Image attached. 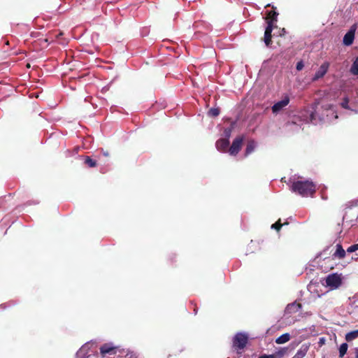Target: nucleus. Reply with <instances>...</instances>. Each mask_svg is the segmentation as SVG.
Masks as SVG:
<instances>
[{
    "label": "nucleus",
    "instance_id": "f257e3e1",
    "mask_svg": "<svg viewBox=\"0 0 358 358\" xmlns=\"http://www.w3.org/2000/svg\"><path fill=\"white\" fill-rule=\"evenodd\" d=\"M292 190L302 196H313L315 192V185L310 180H297L292 182Z\"/></svg>",
    "mask_w": 358,
    "mask_h": 358
},
{
    "label": "nucleus",
    "instance_id": "f03ea898",
    "mask_svg": "<svg viewBox=\"0 0 358 358\" xmlns=\"http://www.w3.org/2000/svg\"><path fill=\"white\" fill-rule=\"evenodd\" d=\"M278 13L275 10H271L267 14V27L264 32V42L268 46L271 42V32L273 29V23L277 22Z\"/></svg>",
    "mask_w": 358,
    "mask_h": 358
},
{
    "label": "nucleus",
    "instance_id": "7ed1b4c3",
    "mask_svg": "<svg viewBox=\"0 0 358 358\" xmlns=\"http://www.w3.org/2000/svg\"><path fill=\"white\" fill-rule=\"evenodd\" d=\"M324 280V283H323V285L326 287H329L331 290L336 289L342 284V274H338L337 273L329 274Z\"/></svg>",
    "mask_w": 358,
    "mask_h": 358
},
{
    "label": "nucleus",
    "instance_id": "20e7f679",
    "mask_svg": "<svg viewBox=\"0 0 358 358\" xmlns=\"http://www.w3.org/2000/svg\"><path fill=\"white\" fill-rule=\"evenodd\" d=\"M248 335L243 333H238L234 338L233 345L238 350H243L248 343Z\"/></svg>",
    "mask_w": 358,
    "mask_h": 358
},
{
    "label": "nucleus",
    "instance_id": "39448f33",
    "mask_svg": "<svg viewBox=\"0 0 358 358\" xmlns=\"http://www.w3.org/2000/svg\"><path fill=\"white\" fill-rule=\"evenodd\" d=\"M290 99L288 95H285L282 100L276 102L271 107L272 113L275 115L278 114L285 109L286 106L289 103Z\"/></svg>",
    "mask_w": 358,
    "mask_h": 358
},
{
    "label": "nucleus",
    "instance_id": "423d86ee",
    "mask_svg": "<svg viewBox=\"0 0 358 358\" xmlns=\"http://www.w3.org/2000/svg\"><path fill=\"white\" fill-rule=\"evenodd\" d=\"M94 343L87 342L84 344L76 353V358H90L91 356L90 352L94 353L91 348L94 345Z\"/></svg>",
    "mask_w": 358,
    "mask_h": 358
},
{
    "label": "nucleus",
    "instance_id": "0eeeda50",
    "mask_svg": "<svg viewBox=\"0 0 358 358\" xmlns=\"http://www.w3.org/2000/svg\"><path fill=\"white\" fill-rule=\"evenodd\" d=\"M303 116L306 117L304 120L307 122H311L314 124H317L321 121L324 120V117L322 116L317 115V113L315 110H306Z\"/></svg>",
    "mask_w": 358,
    "mask_h": 358
},
{
    "label": "nucleus",
    "instance_id": "6e6552de",
    "mask_svg": "<svg viewBox=\"0 0 358 358\" xmlns=\"http://www.w3.org/2000/svg\"><path fill=\"white\" fill-rule=\"evenodd\" d=\"M356 30L357 24H354L350 27L349 31L345 34L343 37V43L345 45L349 46L353 43Z\"/></svg>",
    "mask_w": 358,
    "mask_h": 358
},
{
    "label": "nucleus",
    "instance_id": "1a4fd4ad",
    "mask_svg": "<svg viewBox=\"0 0 358 358\" xmlns=\"http://www.w3.org/2000/svg\"><path fill=\"white\" fill-rule=\"evenodd\" d=\"M243 137H237L234 139L232 143V145L229 148V152L231 155L235 156L239 152L242 143H243Z\"/></svg>",
    "mask_w": 358,
    "mask_h": 358
},
{
    "label": "nucleus",
    "instance_id": "9d476101",
    "mask_svg": "<svg viewBox=\"0 0 358 358\" xmlns=\"http://www.w3.org/2000/svg\"><path fill=\"white\" fill-rule=\"evenodd\" d=\"M329 67V62L323 63L319 68V69L316 71L315 76L313 78V80L315 81L322 78L327 72L328 69Z\"/></svg>",
    "mask_w": 358,
    "mask_h": 358
},
{
    "label": "nucleus",
    "instance_id": "9b49d317",
    "mask_svg": "<svg viewBox=\"0 0 358 358\" xmlns=\"http://www.w3.org/2000/svg\"><path fill=\"white\" fill-rule=\"evenodd\" d=\"M100 352L102 356H105L106 354H114L115 353V347L112 343H106L101 347Z\"/></svg>",
    "mask_w": 358,
    "mask_h": 358
},
{
    "label": "nucleus",
    "instance_id": "f8f14e48",
    "mask_svg": "<svg viewBox=\"0 0 358 358\" xmlns=\"http://www.w3.org/2000/svg\"><path fill=\"white\" fill-rule=\"evenodd\" d=\"M229 141L228 139L222 138V139L218 140L216 142L215 145H216L217 150L221 151V152H225L227 148L229 146Z\"/></svg>",
    "mask_w": 358,
    "mask_h": 358
},
{
    "label": "nucleus",
    "instance_id": "ddd939ff",
    "mask_svg": "<svg viewBox=\"0 0 358 358\" xmlns=\"http://www.w3.org/2000/svg\"><path fill=\"white\" fill-rule=\"evenodd\" d=\"M301 308V305L296 303H289L287 306L285 308V313L286 314H292L294 313H296L299 311Z\"/></svg>",
    "mask_w": 358,
    "mask_h": 358
},
{
    "label": "nucleus",
    "instance_id": "4468645a",
    "mask_svg": "<svg viewBox=\"0 0 358 358\" xmlns=\"http://www.w3.org/2000/svg\"><path fill=\"white\" fill-rule=\"evenodd\" d=\"M309 345L307 344H303L300 348L297 350L293 358H303L308 352Z\"/></svg>",
    "mask_w": 358,
    "mask_h": 358
},
{
    "label": "nucleus",
    "instance_id": "2eb2a0df",
    "mask_svg": "<svg viewBox=\"0 0 358 358\" xmlns=\"http://www.w3.org/2000/svg\"><path fill=\"white\" fill-rule=\"evenodd\" d=\"M289 339H290V335L288 333H285V334L281 335L280 336H279L278 338H277L275 340V343L278 344H282V343H285L287 341H289Z\"/></svg>",
    "mask_w": 358,
    "mask_h": 358
},
{
    "label": "nucleus",
    "instance_id": "dca6fc26",
    "mask_svg": "<svg viewBox=\"0 0 358 358\" xmlns=\"http://www.w3.org/2000/svg\"><path fill=\"white\" fill-rule=\"evenodd\" d=\"M256 145L257 144L254 141H249L245 149V155H248L252 153L255 150Z\"/></svg>",
    "mask_w": 358,
    "mask_h": 358
},
{
    "label": "nucleus",
    "instance_id": "f3484780",
    "mask_svg": "<svg viewBox=\"0 0 358 358\" xmlns=\"http://www.w3.org/2000/svg\"><path fill=\"white\" fill-rule=\"evenodd\" d=\"M358 337V329L348 332L345 335V340L350 342Z\"/></svg>",
    "mask_w": 358,
    "mask_h": 358
},
{
    "label": "nucleus",
    "instance_id": "a211bd4d",
    "mask_svg": "<svg viewBox=\"0 0 358 358\" xmlns=\"http://www.w3.org/2000/svg\"><path fill=\"white\" fill-rule=\"evenodd\" d=\"M350 71L355 76L358 75V56L355 58L353 64H352Z\"/></svg>",
    "mask_w": 358,
    "mask_h": 358
},
{
    "label": "nucleus",
    "instance_id": "6ab92c4d",
    "mask_svg": "<svg viewBox=\"0 0 358 358\" xmlns=\"http://www.w3.org/2000/svg\"><path fill=\"white\" fill-rule=\"evenodd\" d=\"M336 250L335 252L334 255L339 258H343L345 256V251L343 249L341 245H336Z\"/></svg>",
    "mask_w": 358,
    "mask_h": 358
},
{
    "label": "nucleus",
    "instance_id": "aec40b11",
    "mask_svg": "<svg viewBox=\"0 0 358 358\" xmlns=\"http://www.w3.org/2000/svg\"><path fill=\"white\" fill-rule=\"evenodd\" d=\"M348 344L344 343H342L339 348V355L341 357H343L346 352H347V350H348Z\"/></svg>",
    "mask_w": 358,
    "mask_h": 358
},
{
    "label": "nucleus",
    "instance_id": "412c9836",
    "mask_svg": "<svg viewBox=\"0 0 358 358\" xmlns=\"http://www.w3.org/2000/svg\"><path fill=\"white\" fill-rule=\"evenodd\" d=\"M85 163L90 167H94L96 165V161L92 159L90 157H86Z\"/></svg>",
    "mask_w": 358,
    "mask_h": 358
},
{
    "label": "nucleus",
    "instance_id": "4be33fe9",
    "mask_svg": "<svg viewBox=\"0 0 358 358\" xmlns=\"http://www.w3.org/2000/svg\"><path fill=\"white\" fill-rule=\"evenodd\" d=\"M220 114V110L216 108H212L208 111V115L212 117H216Z\"/></svg>",
    "mask_w": 358,
    "mask_h": 358
},
{
    "label": "nucleus",
    "instance_id": "5701e85b",
    "mask_svg": "<svg viewBox=\"0 0 358 358\" xmlns=\"http://www.w3.org/2000/svg\"><path fill=\"white\" fill-rule=\"evenodd\" d=\"M348 103H349V99H348V98L345 97V98L343 99V101H342V103H341V106H342V107H343V108H345V109H350V110H351V108H350V106H349ZM352 110H353L352 109Z\"/></svg>",
    "mask_w": 358,
    "mask_h": 358
},
{
    "label": "nucleus",
    "instance_id": "b1692460",
    "mask_svg": "<svg viewBox=\"0 0 358 358\" xmlns=\"http://www.w3.org/2000/svg\"><path fill=\"white\" fill-rule=\"evenodd\" d=\"M322 108H323L325 110H327V112H329V113H332V114H334V110H333V108H332V106H331V104H329V103H327V104H325V105H323V106H322Z\"/></svg>",
    "mask_w": 358,
    "mask_h": 358
},
{
    "label": "nucleus",
    "instance_id": "393cba45",
    "mask_svg": "<svg viewBox=\"0 0 358 358\" xmlns=\"http://www.w3.org/2000/svg\"><path fill=\"white\" fill-rule=\"evenodd\" d=\"M358 250V243L349 247L347 250L348 252H353Z\"/></svg>",
    "mask_w": 358,
    "mask_h": 358
},
{
    "label": "nucleus",
    "instance_id": "a878e982",
    "mask_svg": "<svg viewBox=\"0 0 358 358\" xmlns=\"http://www.w3.org/2000/svg\"><path fill=\"white\" fill-rule=\"evenodd\" d=\"M282 227V224L280 223V220H279L276 223L272 224L271 228L275 229L276 230H280Z\"/></svg>",
    "mask_w": 358,
    "mask_h": 358
},
{
    "label": "nucleus",
    "instance_id": "bb28decb",
    "mask_svg": "<svg viewBox=\"0 0 358 358\" xmlns=\"http://www.w3.org/2000/svg\"><path fill=\"white\" fill-rule=\"evenodd\" d=\"M285 353V350L282 349V350H279L278 352H277L275 355H277V358H281L284 355Z\"/></svg>",
    "mask_w": 358,
    "mask_h": 358
},
{
    "label": "nucleus",
    "instance_id": "cd10ccee",
    "mask_svg": "<svg viewBox=\"0 0 358 358\" xmlns=\"http://www.w3.org/2000/svg\"><path fill=\"white\" fill-rule=\"evenodd\" d=\"M259 358H277V355H262L260 356Z\"/></svg>",
    "mask_w": 358,
    "mask_h": 358
},
{
    "label": "nucleus",
    "instance_id": "c85d7f7f",
    "mask_svg": "<svg viewBox=\"0 0 358 358\" xmlns=\"http://www.w3.org/2000/svg\"><path fill=\"white\" fill-rule=\"evenodd\" d=\"M303 67V64L302 62H299L296 64V69L298 71H301Z\"/></svg>",
    "mask_w": 358,
    "mask_h": 358
},
{
    "label": "nucleus",
    "instance_id": "c756f323",
    "mask_svg": "<svg viewBox=\"0 0 358 358\" xmlns=\"http://www.w3.org/2000/svg\"><path fill=\"white\" fill-rule=\"evenodd\" d=\"M354 351H355V357L356 358H358V348H355L354 349Z\"/></svg>",
    "mask_w": 358,
    "mask_h": 358
},
{
    "label": "nucleus",
    "instance_id": "7c9ffc66",
    "mask_svg": "<svg viewBox=\"0 0 358 358\" xmlns=\"http://www.w3.org/2000/svg\"><path fill=\"white\" fill-rule=\"evenodd\" d=\"M103 154L106 157H108L109 155L108 152H103Z\"/></svg>",
    "mask_w": 358,
    "mask_h": 358
},
{
    "label": "nucleus",
    "instance_id": "2f4dec72",
    "mask_svg": "<svg viewBox=\"0 0 358 358\" xmlns=\"http://www.w3.org/2000/svg\"><path fill=\"white\" fill-rule=\"evenodd\" d=\"M324 340V338H320L321 342H323Z\"/></svg>",
    "mask_w": 358,
    "mask_h": 358
},
{
    "label": "nucleus",
    "instance_id": "473e14b6",
    "mask_svg": "<svg viewBox=\"0 0 358 358\" xmlns=\"http://www.w3.org/2000/svg\"><path fill=\"white\" fill-rule=\"evenodd\" d=\"M337 117H338V116L336 115H335L334 118L336 119Z\"/></svg>",
    "mask_w": 358,
    "mask_h": 358
},
{
    "label": "nucleus",
    "instance_id": "72a5a7b5",
    "mask_svg": "<svg viewBox=\"0 0 358 358\" xmlns=\"http://www.w3.org/2000/svg\"><path fill=\"white\" fill-rule=\"evenodd\" d=\"M293 358V357H292Z\"/></svg>",
    "mask_w": 358,
    "mask_h": 358
}]
</instances>
